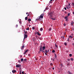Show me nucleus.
Segmentation results:
<instances>
[{"instance_id":"nucleus-1","label":"nucleus","mask_w":74,"mask_h":74,"mask_svg":"<svg viewBox=\"0 0 74 74\" xmlns=\"http://www.w3.org/2000/svg\"><path fill=\"white\" fill-rule=\"evenodd\" d=\"M44 16V14H42L40 16L38 17V19H36V21H42V18H43V16Z\"/></svg>"},{"instance_id":"nucleus-2","label":"nucleus","mask_w":74,"mask_h":74,"mask_svg":"<svg viewBox=\"0 0 74 74\" xmlns=\"http://www.w3.org/2000/svg\"><path fill=\"white\" fill-rule=\"evenodd\" d=\"M53 15V12H51L50 13H49L48 14V15L49 16V17H50V18H51V17H52V15Z\"/></svg>"},{"instance_id":"nucleus-3","label":"nucleus","mask_w":74,"mask_h":74,"mask_svg":"<svg viewBox=\"0 0 74 74\" xmlns=\"http://www.w3.org/2000/svg\"><path fill=\"white\" fill-rule=\"evenodd\" d=\"M21 66V65H19V64H17V65H16V67L17 68H18L19 67H20Z\"/></svg>"},{"instance_id":"nucleus-4","label":"nucleus","mask_w":74,"mask_h":74,"mask_svg":"<svg viewBox=\"0 0 74 74\" xmlns=\"http://www.w3.org/2000/svg\"><path fill=\"white\" fill-rule=\"evenodd\" d=\"M27 37V35H26V34L24 35V40H25V39Z\"/></svg>"},{"instance_id":"nucleus-5","label":"nucleus","mask_w":74,"mask_h":74,"mask_svg":"<svg viewBox=\"0 0 74 74\" xmlns=\"http://www.w3.org/2000/svg\"><path fill=\"white\" fill-rule=\"evenodd\" d=\"M42 46H41L40 47V51H42Z\"/></svg>"},{"instance_id":"nucleus-6","label":"nucleus","mask_w":74,"mask_h":74,"mask_svg":"<svg viewBox=\"0 0 74 74\" xmlns=\"http://www.w3.org/2000/svg\"><path fill=\"white\" fill-rule=\"evenodd\" d=\"M28 51H29V50H26L25 51V52H24V55H25V54H26V52H28Z\"/></svg>"},{"instance_id":"nucleus-7","label":"nucleus","mask_w":74,"mask_h":74,"mask_svg":"<svg viewBox=\"0 0 74 74\" xmlns=\"http://www.w3.org/2000/svg\"><path fill=\"white\" fill-rule=\"evenodd\" d=\"M60 67H63V65L62 64H61L60 65Z\"/></svg>"},{"instance_id":"nucleus-8","label":"nucleus","mask_w":74,"mask_h":74,"mask_svg":"<svg viewBox=\"0 0 74 74\" xmlns=\"http://www.w3.org/2000/svg\"><path fill=\"white\" fill-rule=\"evenodd\" d=\"M36 34H37V35L38 36H41V34H40V33H39V32H37L36 33Z\"/></svg>"},{"instance_id":"nucleus-9","label":"nucleus","mask_w":74,"mask_h":74,"mask_svg":"<svg viewBox=\"0 0 74 74\" xmlns=\"http://www.w3.org/2000/svg\"><path fill=\"white\" fill-rule=\"evenodd\" d=\"M12 72L13 73H15V72H16V71H15V70H13L12 71Z\"/></svg>"},{"instance_id":"nucleus-10","label":"nucleus","mask_w":74,"mask_h":74,"mask_svg":"<svg viewBox=\"0 0 74 74\" xmlns=\"http://www.w3.org/2000/svg\"><path fill=\"white\" fill-rule=\"evenodd\" d=\"M25 48V46H23L21 48V49H23V48Z\"/></svg>"},{"instance_id":"nucleus-11","label":"nucleus","mask_w":74,"mask_h":74,"mask_svg":"<svg viewBox=\"0 0 74 74\" xmlns=\"http://www.w3.org/2000/svg\"><path fill=\"white\" fill-rule=\"evenodd\" d=\"M42 48H43V50H45V47L44 46L43 47H42Z\"/></svg>"},{"instance_id":"nucleus-12","label":"nucleus","mask_w":74,"mask_h":74,"mask_svg":"<svg viewBox=\"0 0 74 74\" xmlns=\"http://www.w3.org/2000/svg\"><path fill=\"white\" fill-rule=\"evenodd\" d=\"M43 30V29L42 28H41L40 29V30L41 31H42V30Z\"/></svg>"},{"instance_id":"nucleus-13","label":"nucleus","mask_w":74,"mask_h":74,"mask_svg":"<svg viewBox=\"0 0 74 74\" xmlns=\"http://www.w3.org/2000/svg\"><path fill=\"white\" fill-rule=\"evenodd\" d=\"M31 21V19H30V18H29L28 19V21H29V22H30V21Z\"/></svg>"},{"instance_id":"nucleus-14","label":"nucleus","mask_w":74,"mask_h":74,"mask_svg":"<svg viewBox=\"0 0 74 74\" xmlns=\"http://www.w3.org/2000/svg\"><path fill=\"white\" fill-rule=\"evenodd\" d=\"M68 73L69 74H73L72 73H70V71H68Z\"/></svg>"},{"instance_id":"nucleus-15","label":"nucleus","mask_w":74,"mask_h":74,"mask_svg":"<svg viewBox=\"0 0 74 74\" xmlns=\"http://www.w3.org/2000/svg\"><path fill=\"white\" fill-rule=\"evenodd\" d=\"M25 21L27 20V17H25Z\"/></svg>"},{"instance_id":"nucleus-16","label":"nucleus","mask_w":74,"mask_h":74,"mask_svg":"<svg viewBox=\"0 0 74 74\" xmlns=\"http://www.w3.org/2000/svg\"><path fill=\"white\" fill-rule=\"evenodd\" d=\"M49 51H48V50H45V52H46V53H48V52Z\"/></svg>"},{"instance_id":"nucleus-17","label":"nucleus","mask_w":74,"mask_h":74,"mask_svg":"<svg viewBox=\"0 0 74 74\" xmlns=\"http://www.w3.org/2000/svg\"><path fill=\"white\" fill-rule=\"evenodd\" d=\"M49 3H52V0H51L49 1Z\"/></svg>"},{"instance_id":"nucleus-18","label":"nucleus","mask_w":74,"mask_h":74,"mask_svg":"<svg viewBox=\"0 0 74 74\" xmlns=\"http://www.w3.org/2000/svg\"><path fill=\"white\" fill-rule=\"evenodd\" d=\"M73 38V36H70L69 37V38Z\"/></svg>"},{"instance_id":"nucleus-19","label":"nucleus","mask_w":74,"mask_h":74,"mask_svg":"<svg viewBox=\"0 0 74 74\" xmlns=\"http://www.w3.org/2000/svg\"><path fill=\"white\" fill-rule=\"evenodd\" d=\"M71 61H73V60H74V59L72 58H71Z\"/></svg>"},{"instance_id":"nucleus-20","label":"nucleus","mask_w":74,"mask_h":74,"mask_svg":"<svg viewBox=\"0 0 74 74\" xmlns=\"http://www.w3.org/2000/svg\"><path fill=\"white\" fill-rule=\"evenodd\" d=\"M51 19H52V20H56L55 18H51Z\"/></svg>"},{"instance_id":"nucleus-21","label":"nucleus","mask_w":74,"mask_h":74,"mask_svg":"<svg viewBox=\"0 0 74 74\" xmlns=\"http://www.w3.org/2000/svg\"><path fill=\"white\" fill-rule=\"evenodd\" d=\"M21 62H22L23 60V59L21 58Z\"/></svg>"},{"instance_id":"nucleus-22","label":"nucleus","mask_w":74,"mask_h":74,"mask_svg":"<svg viewBox=\"0 0 74 74\" xmlns=\"http://www.w3.org/2000/svg\"><path fill=\"white\" fill-rule=\"evenodd\" d=\"M24 33L25 34H27V31H25Z\"/></svg>"},{"instance_id":"nucleus-23","label":"nucleus","mask_w":74,"mask_h":74,"mask_svg":"<svg viewBox=\"0 0 74 74\" xmlns=\"http://www.w3.org/2000/svg\"><path fill=\"white\" fill-rule=\"evenodd\" d=\"M32 29L33 30H34L35 29V27H32Z\"/></svg>"},{"instance_id":"nucleus-24","label":"nucleus","mask_w":74,"mask_h":74,"mask_svg":"<svg viewBox=\"0 0 74 74\" xmlns=\"http://www.w3.org/2000/svg\"><path fill=\"white\" fill-rule=\"evenodd\" d=\"M69 56H70V57L72 56V54H69Z\"/></svg>"},{"instance_id":"nucleus-25","label":"nucleus","mask_w":74,"mask_h":74,"mask_svg":"<svg viewBox=\"0 0 74 74\" xmlns=\"http://www.w3.org/2000/svg\"><path fill=\"white\" fill-rule=\"evenodd\" d=\"M18 63H20L21 62L20 60H18Z\"/></svg>"},{"instance_id":"nucleus-26","label":"nucleus","mask_w":74,"mask_h":74,"mask_svg":"<svg viewBox=\"0 0 74 74\" xmlns=\"http://www.w3.org/2000/svg\"><path fill=\"white\" fill-rule=\"evenodd\" d=\"M52 30V28H50L49 29V31H51Z\"/></svg>"},{"instance_id":"nucleus-27","label":"nucleus","mask_w":74,"mask_h":74,"mask_svg":"<svg viewBox=\"0 0 74 74\" xmlns=\"http://www.w3.org/2000/svg\"><path fill=\"white\" fill-rule=\"evenodd\" d=\"M55 58H57V56H56V54H55Z\"/></svg>"},{"instance_id":"nucleus-28","label":"nucleus","mask_w":74,"mask_h":74,"mask_svg":"<svg viewBox=\"0 0 74 74\" xmlns=\"http://www.w3.org/2000/svg\"><path fill=\"white\" fill-rule=\"evenodd\" d=\"M51 60H53V61H54V59H53V58H51Z\"/></svg>"},{"instance_id":"nucleus-29","label":"nucleus","mask_w":74,"mask_h":74,"mask_svg":"<svg viewBox=\"0 0 74 74\" xmlns=\"http://www.w3.org/2000/svg\"><path fill=\"white\" fill-rule=\"evenodd\" d=\"M67 66H68L70 65V64L69 63H68L67 64Z\"/></svg>"},{"instance_id":"nucleus-30","label":"nucleus","mask_w":74,"mask_h":74,"mask_svg":"<svg viewBox=\"0 0 74 74\" xmlns=\"http://www.w3.org/2000/svg\"><path fill=\"white\" fill-rule=\"evenodd\" d=\"M19 23H20V24H21L22 23V21H19Z\"/></svg>"},{"instance_id":"nucleus-31","label":"nucleus","mask_w":74,"mask_h":74,"mask_svg":"<svg viewBox=\"0 0 74 74\" xmlns=\"http://www.w3.org/2000/svg\"><path fill=\"white\" fill-rule=\"evenodd\" d=\"M64 45H67V43H66V42L65 43Z\"/></svg>"},{"instance_id":"nucleus-32","label":"nucleus","mask_w":74,"mask_h":74,"mask_svg":"<svg viewBox=\"0 0 74 74\" xmlns=\"http://www.w3.org/2000/svg\"><path fill=\"white\" fill-rule=\"evenodd\" d=\"M55 52V50H53V51H52V52L53 53H54V52Z\"/></svg>"},{"instance_id":"nucleus-33","label":"nucleus","mask_w":74,"mask_h":74,"mask_svg":"<svg viewBox=\"0 0 74 74\" xmlns=\"http://www.w3.org/2000/svg\"><path fill=\"white\" fill-rule=\"evenodd\" d=\"M45 10H48V8H45Z\"/></svg>"},{"instance_id":"nucleus-34","label":"nucleus","mask_w":74,"mask_h":74,"mask_svg":"<svg viewBox=\"0 0 74 74\" xmlns=\"http://www.w3.org/2000/svg\"><path fill=\"white\" fill-rule=\"evenodd\" d=\"M26 30H29V28H27Z\"/></svg>"},{"instance_id":"nucleus-35","label":"nucleus","mask_w":74,"mask_h":74,"mask_svg":"<svg viewBox=\"0 0 74 74\" xmlns=\"http://www.w3.org/2000/svg\"><path fill=\"white\" fill-rule=\"evenodd\" d=\"M67 16L65 17V19H67Z\"/></svg>"},{"instance_id":"nucleus-36","label":"nucleus","mask_w":74,"mask_h":74,"mask_svg":"<svg viewBox=\"0 0 74 74\" xmlns=\"http://www.w3.org/2000/svg\"><path fill=\"white\" fill-rule=\"evenodd\" d=\"M55 46L56 47V48H58V46H57V45H56V44H55Z\"/></svg>"},{"instance_id":"nucleus-37","label":"nucleus","mask_w":74,"mask_h":74,"mask_svg":"<svg viewBox=\"0 0 74 74\" xmlns=\"http://www.w3.org/2000/svg\"><path fill=\"white\" fill-rule=\"evenodd\" d=\"M45 55H47V54L45 52Z\"/></svg>"},{"instance_id":"nucleus-38","label":"nucleus","mask_w":74,"mask_h":74,"mask_svg":"<svg viewBox=\"0 0 74 74\" xmlns=\"http://www.w3.org/2000/svg\"><path fill=\"white\" fill-rule=\"evenodd\" d=\"M66 8H67V9H69V8H70V7H67Z\"/></svg>"},{"instance_id":"nucleus-39","label":"nucleus","mask_w":74,"mask_h":74,"mask_svg":"<svg viewBox=\"0 0 74 74\" xmlns=\"http://www.w3.org/2000/svg\"><path fill=\"white\" fill-rule=\"evenodd\" d=\"M67 60L68 61H70V59H68Z\"/></svg>"},{"instance_id":"nucleus-40","label":"nucleus","mask_w":74,"mask_h":74,"mask_svg":"<svg viewBox=\"0 0 74 74\" xmlns=\"http://www.w3.org/2000/svg\"><path fill=\"white\" fill-rule=\"evenodd\" d=\"M26 59H25L24 60V61H26Z\"/></svg>"},{"instance_id":"nucleus-41","label":"nucleus","mask_w":74,"mask_h":74,"mask_svg":"<svg viewBox=\"0 0 74 74\" xmlns=\"http://www.w3.org/2000/svg\"><path fill=\"white\" fill-rule=\"evenodd\" d=\"M64 9H65V10H66V8L64 7Z\"/></svg>"},{"instance_id":"nucleus-42","label":"nucleus","mask_w":74,"mask_h":74,"mask_svg":"<svg viewBox=\"0 0 74 74\" xmlns=\"http://www.w3.org/2000/svg\"><path fill=\"white\" fill-rule=\"evenodd\" d=\"M50 65L51 66H52V65H53V64L52 63H51Z\"/></svg>"},{"instance_id":"nucleus-43","label":"nucleus","mask_w":74,"mask_h":74,"mask_svg":"<svg viewBox=\"0 0 74 74\" xmlns=\"http://www.w3.org/2000/svg\"><path fill=\"white\" fill-rule=\"evenodd\" d=\"M49 7L50 8H51V7H52V6L51 5H50L49 6Z\"/></svg>"},{"instance_id":"nucleus-44","label":"nucleus","mask_w":74,"mask_h":74,"mask_svg":"<svg viewBox=\"0 0 74 74\" xmlns=\"http://www.w3.org/2000/svg\"><path fill=\"white\" fill-rule=\"evenodd\" d=\"M22 74H24V72L23 71V72H22Z\"/></svg>"},{"instance_id":"nucleus-45","label":"nucleus","mask_w":74,"mask_h":74,"mask_svg":"<svg viewBox=\"0 0 74 74\" xmlns=\"http://www.w3.org/2000/svg\"><path fill=\"white\" fill-rule=\"evenodd\" d=\"M18 24L16 25V27H18Z\"/></svg>"},{"instance_id":"nucleus-46","label":"nucleus","mask_w":74,"mask_h":74,"mask_svg":"<svg viewBox=\"0 0 74 74\" xmlns=\"http://www.w3.org/2000/svg\"><path fill=\"white\" fill-rule=\"evenodd\" d=\"M68 21V20L67 19H66V21Z\"/></svg>"},{"instance_id":"nucleus-47","label":"nucleus","mask_w":74,"mask_h":74,"mask_svg":"<svg viewBox=\"0 0 74 74\" xmlns=\"http://www.w3.org/2000/svg\"><path fill=\"white\" fill-rule=\"evenodd\" d=\"M68 16H69V15H70V14L69 13H68Z\"/></svg>"},{"instance_id":"nucleus-48","label":"nucleus","mask_w":74,"mask_h":74,"mask_svg":"<svg viewBox=\"0 0 74 74\" xmlns=\"http://www.w3.org/2000/svg\"><path fill=\"white\" fill-rule=\"evenodd\" d=\"M42 52H45V51H44L43 50H42Z\"/></svg>"},{"instance_id":"nucleus-49","label":"nucleus","mask_w":74,"mask_h":74,"mask_svg":"<svg viewBox=\"0 0 74 74\" xmlns=\"http://www.w3.org/2000/svg\"><path fill=\"white\" fill-rule=\"evenodd\" d=\"M40 51H39L38 52L39 53H40Z\"/></svg>"},{"instance_id":"nucleus-50","label":"nucleus","mask_w":74,"mask_h":74,"mask_svg":"<svg viewBox=\"0 0 74 74\" xmlns=\"http://www.w3.org/2000/svg\"><path fill=\"white\" fill-rule=\"evenodd\" d=\"M66 24H64V26H66Z\"/></svg>"},{"instance_id":"nucleus-51","label":"nucleus","mask_w":74,"mask_h":74,"mask_svg":"<svg viewBox=\"0 0 74 74\" xmlns=\"http://www.w3.org/2000/svg\"><path fill=\"white\" fill-rule=\"evenodd\" d=\"M68 41H69V38H68Z\"/></svg>"},{"instance_id":"nucleus-52","label":"nucleus","mask_w":74,"mask_h":74,"mask_svg":"<svg viewBox=\"0 0 74 74\" xmlns=\"http://www.w3.org/2000/svg\"><path fill=\"white\" fill-rule=\"evenodd\" d=\"M52 69H53V70H54V67Z\"/></svg>"},{"instance_id":"nucleus-53","label":"nucleus","mask_w":74,"mask_h":74,"mask_svg":"<svg viewBox=\"0 0 74 74\" xmlns=\"http://www.w3.org/2000/svg\"><path fill=\"white\" fill-rule=\"evenodd\" d=\"M65 34H66V32H65V33L64 34V35H65Z\"/></svg>"},{"instance_id":"nucleus-54","label":"nucleus","mask_w":74,"mask_h":74,"mask_svg":"<svg viewBox=\"0 0 74 74\" xmlns=\"http://www.w3.org/2000/svg\"><path fill=\"white\" fill-rule=\"evenodd\" d=\"M69 6H70V4H69Z\"/></svg>"},{"instance_id":"nucleus-55","label":"nucleus","mask_w":74,"mask_h":74,"mask_svg":"<svg viewBox=\"0 0 74 74\" xmlns=\"http://www.w3.org/2000/svg\"><path fill=\"white\" fill-rule=\"evenodd\" d=\"M73 5H74V3H73Z\"/></svg>"},{"instance_id":"nucleus-56","label":"nucleus","mask_w":74,"mask_h":74,"mask_svg":"<svg viewBox=\"0 0 74 74\" xmlns=\"http://www.w3.org/2000/svg\"><path fill=\"white\" fill-rule=\"evenodd\" d=\"M27 16H29V14H28Z\"/></svg>"},{"instance_id":"nucleus-57","label":"nucleus","mask_w":74,"mask_h":74,"mask_svg":"<svg viewBox=\"0 0 74 74\" xmlns=\"http://www.w3.org/2000/svg\"><path fill=\"white\" fill-rule=\"evenodd\" d=\"M28 14V13L27 12V13H26V14Z\"/></svg>"},{"instance_id":"nucleus-58","label":"nucleus","mask_w":74,"mask_h":74,"mask_svg":"<svg viewBox=\"0 0 74 74\" xmlns=\"http://www.w3.org/2000/svg\"><path fill=\"white\" fill-rule=\"evenodd\" d=\"M73 14H74V12H73Z\"/></svg>"},{"instance_id":"nucleus-59","label":"nucleus","mask_w":74,"mask_h":74,"mask_svg":"<svg viewBox=\"0 0 74 74\" xmlns=\"http://www.w3.org/2000/svg\"><path fill=\"white\" fill-rule=\"evenodd\" d=\"M29 26H30V25H29Z\"/></svg>"},{"instance_id":"nucleus-60","label":"nucleus","mask_w":74,"mask_h":74,"mask_svg":"<svg viewBox=\"0 0 74 74\" xmlns=\"http://www.w3.org/2000/svg\"><path fill=\"white\" fill-rule=\"evenodd\" d=\"M21 58L22 57V55L21 56Z\"/></svg>"},{"instance_id":"nucleus-61","label":"nucleus","mask_w":74,"mask_h":74,"mask_svg":"<svg viewBox=\"0 0 74 74\" xmlns=\"http://www.w3.org/2000/svg\"><path fill=\"white\" fill-rule=\"evenodd\" d=\"M51 26H52V25H51Z\"/></svg>"},{"instance_id":"nucleus-62","label":"nucleus","mask_w":74,"mask_h":74,"mask_svg":"<svg viewBox=\"0 0 74 74\" xmlns=\"http://www.w3.org/2000/svg\"><path fill=\"white\" fill-rule=\"evenodd\" d=\"M73 45H74V43L73 44Z\"/></svg>"},{"instance_id":"nucleus-63","label":"nucleus","mask_w":74,"mask_h":74,"mask_svg":"<svg viewBox=\"0 0 74 74\" xmlns=\"http://www.w3.org/2000/svg\"><path fill=\"white\" fill-rule=\"evenodd\" d=\"M44 11H45V10Z\"/></svg>"},{"instance_id":"nucleus-64","label":"nucleus","mask_w":74,"mask_h":74,"mask_svg":"<svg viewBox=\"0 0 74 74\" xmlns=\"http://www.w3.org/2000/svg\"><path fill=\"white\" fill-rule=\"evenodd\" d=\"M25 74H26V73H25Z\"/></svg>"}]
</instances>
